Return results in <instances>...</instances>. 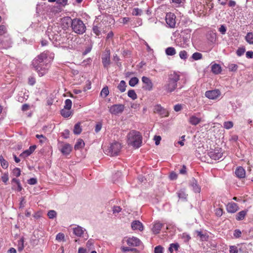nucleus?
<instances>
[{
	"label": "nucleus",
	"mask_w": 253,
	"mask_h": 253,
	"mask_svg": "<svg viewBox=\"0 0 253 253\" xmlns=\"http://www.w3.org/2000/svg\"><path fill=\"white\" fill-rule=\"evenodd\" d=\"M180 75L173 72L169 75L168 81L164 86V89L167 93H171L175 90L177 86V82L180 80Z\"/></svg>",
	"instance_id": "1"
},
{
	"label": "nucleus",
	"mask_w": 253,
	"mask_h": 253,
	"mask_svg": "<svg viewBox=\"0 0 253 253\" xmlns=\"http://www.w3.org/2000/svg\"><path fill=\"white\" fill-rule=\"evenodd\" d=\"M64 21H66L67 23L72 21L71 27L73 31L78 34H83L85 32L86 27L83 22L80 19L75 18L71 20L70 18L67 17L63 19Z\"/></svg>",
	"instance_id": "2"
},
{
	"label": "nucleus",
	"mask_w": 253,
	"mask_h": 253,
	"mask_svg": "<svg viewBox=\"0 0 253 253\" xmlns=\"http://www.w3.org/2000/svg\"><path fill=\"white\" fill-rule=\"evenodd\" d=\"M127 143L135 148L140 147L142 144V136L140 133L134 130L130 131L127 135Z\"/></svg>",
	"instance_id": "3"
},
{
	"label": "nucleus",
	"mask_w": 253,
	"mask_h": 253,
	"mask_svg": "<svg viewBox=\"0 0 253 253\" xmlns=\"http://www.w3.org/2000/svg\"><path fill=\"white\" fill-rule=\"evenodd\" d=\"M54 57V53L46 51L36 57L35 61L36 62L48 63L52 61Z\"/></svg>",
	"instance_id": "4"
},
{
	"label": "nucleus",
	"mask_w": 253,
	"mask_h": 253,
	"mask_svg": "<svg viewBox=\"0 0 253 253\" xmlns=\"http://www.w3.org/2000/svg\"><path fill=\"white\" fill-rule=\"evenodd\" d=\"M121 149V144L115 142L110 145V146L105 150L106 154L111 156L117 155Z\"/></svg>",
	"instance_id": "5"
},
{
	"label": "nucleus",
	"mask_w": 253,
	"mask_h": 253,
	"mask_svg": "<svg viewBox=\"0 0 253 253\" xmlns=\"http://www.w3.org/2000/svg\"><path fill=\"white\" fill-rule=\"evenodd\" d=\"M49 67L48 64H34V69L41 77L48 72Z\"/></svg>",
	"instance_id": "6"
},
{
	"label": "nucleus",
	"mask_w": 253,
	"mask_h": 253,
	"mask_svg": "<svg viewBox=\"0 0 253 253\" xmlns=\"http://www.w3.org/2000/svg\"><path fill=\"white\" fill-rule=\"evenodd\" d=\"M58 146L59 150L63 155H68L72 151V146L69 143L59 142Z\"/></svg>",
	"instance_id": "7"
},
{
	"label": "nucleus",
	"mask_w": 253,
	"mask_h": 253,
	"mask_svg": "<svg viewBox=\"0 0 253 253\" xmlns=\"http://www.w3.org/2000/svg\"><path fill=\"white\" fill-rule=\"evenodd\" d=\"M125 106L123 104H114L109 107V112L113 115L121 114L124 110Z\"/></svg>",
	"instance_id": "8"
},
{
	"label": "nucleus",
	"mask_w": 253,
	"mask_h": 253,
	"mask_svg": "<svg viewBox=\"0 0 253 253\" xmlns=\"http://www.w3.org/2000/svg\"><path fill=\"white\" fill-rule=\"evenodd\" d=\"M208 155L211 159L217 160L222 157L223 153L221 149H216L210 151Z\"/></svg>",
	"instance_id": "9"
},
{
	"label": "nucleus",
	"mask_w": 253,
	"mask_h": 253,
	"mask_svg": "<svg viewBox=\"0 0 253 253\" xmlns=\"http://www.w3.org/2000/svg\"><path fill=\"white\" fill-rule=\"evenodd\" d=\"M205 96L210 99H216L221 95V92L219 89L208 90L205 93Z\"/></svg>",
	"instance_id": "10"
},
{
	"label": "nucleus",
	"mask_w": 253,
	"mask_h": 253,
	"mask_svg": "<svg viewBox=\"0 0 253 253\" xmlns=\"http://www.w3.org/2000/svg\"><path fill=\"white\" fill-rule=\"evenodd\" d=\"M175 15L172 13H168L166 16V22L171 28H174L176 24Z\"/></svg>",
	"instance_id": "11"
},
{
	"label": "nucleus",
	"mask_w": 253,
	"mask_h": 253,
	"mask_svg": "<svg viewBox=\"0 0 253 253\" xmlns=\"http://www.w3.org/2000/svg\"><path fill=\"white\" fill-rule=\"evenodd\" d=\"M142 82L144 84L142 87L144 90L151 91L153 89V84L149 78L143 76L142 78Z\"/></svg>",
	"instance_id": "12"
},
{
	"label": "nucleus",
	"mask_w": 253,
	"mask_h": 253,
	"mask_svg": "<svg viewBox=\"0 0 253 253\" xmlns=\"http://www.w3.org/2000/svg\"><path fill=\"white\" fill-rule=\"evenodd\" d=\"M154 110L155 113L159 114L162 117H167L169 115L168 112L160 105L155 106Z\"/></svg>",
	"instance_id": "13"
},
{
	"label": "nucleus",
	"mask_w": 253,
	"mask_h": 253,
	"mask_svg": "<svg viewBox=\"0 0 253 253\" xmlns=\"http://www.w3.org/2000/svg\"><path fill=\"white\" fill-rule=\"evenodd\" d=\"M127 244L130 246L137 247L139 246L141 243V241L137 238L135 237H132L129 238L126 240Z\"/></svg>",
	"instance_id": "14"
},
{
	"label": "nucleus",
	"mask_w": 253,
	"mask_h": 253,
	"mask_svg": "<svg viewBox=\"0 0 253 253\" xmlns=\"http://www.w3.org/2000/svg\"><path fill=\"white\" fill-rule=\"evenodd\" d=\"M226 210L228 212L234 213L239 210V207L236 203L230 202L227 205Z\"/></svg>",
	"instance_id": "15"
},
{
	"label": "nucleus",
	"mask_w": 253,
	"mask_h": 253,
	"mask_svg": "<svg viewBox=\"0 0 253 253\" xmlns=\"http://www.w3.org/2000/svg\"><path fill=\"white\" fill-rule=\"evenodd\" d=\"M131 228L133 230H138L142 231L143 230V226L142 223L139 220H134L131 224Z\"/></svg>",
	"instance_id": "16"
},
{
	"label": "nucleus",
	"mask_w": 253,
	"mask_h": 253,
	"mask_svg": "<svg viewBox=\"0 0 253 253\" xmlns=\"http://www.w3.org/2000/svg\"><path fill=\"white\" fill-rule=\"evenodd\" d=\"M188 122L191 125L196 126L201 122V118L198 117L197 115H193L189 117Z\"/></svg>",
	"instance_id": "17"
},
{
	"label": "nucleus",
	"mask_w": 253,
	"mask_h": 253,
	"mask_svg": "<svg viewBox=\"0 0 253 253\" xmlns=\"http://www.w3.org/2000/svg\"><path fill=\"white\" fill-rule=\"evenodd\" d=\"M73 230L74 234L78 237H82L85 231V229L78 225L74 227Z\"/></svg>",
	"instance_id": "18"
},
{
	"label": "nucleus",
	"mask_w": 253,
	"mask_h": 253,
	"mask_svg": "<svg viewBox=\"0 0 253 253\" xmlns=\"http://www.w3.org/2000/svg\"><path fill=\"white\" fill-rule=\"evenodd\" d=\"M36 146L35 145L31 146L29 147V148L23 152H22L20 156L23 157L24 158L30 156L36 149Z\"/></svg>",
	"instance_id": "19"
},
{
	"label": "nucleus",
	"mask_w": 253,
	"mask_h": 253,
	"mask_svg": "<svg viewBox=\"0 0 253 253\" xmlns=\"http://www.w3.org/2000/svg\"><path fill=\"white\" fill-rule=\"evenodd\" d=\"M235 173L237 177L242 178L245 177L246 171L242 167H239L236 169Z\"/></svg>",
	"instance_id": "20"
},
{
	"label": "nucleus",
	"mask_w": 253,
	"mask_h": 253,
	"mask_svg": "<svg viewBox=\"0 0 253 253\" xmlns=\"http://www.w3.org/2000/svg\"><path fill=\"white\" fill-rule=\"evenodd\" d=\"M163 224L160 222H155L152 228V231L154 234H158L159 233L160 230H161Z\"/></svg>",
	"instance_id": "21"
},
{
	"label": "nucleus",
	"mask_w": 253,
	"mask_h": 253,
	"mask_svg": "<svg viewBox=\"0 0 253 253\" xmlns=\"http://www.w3.org/2000/svg\"><path fill=\"white\" fill-rule=\"evenodd\" d=\"M48 36H49V39L51 41H52L53 43L54 42H56L55 43V45L56 46H57L58 45L60 44V42H58V41H59V38H60L59 35H58L57 34H54V35H53L51 33H50V35H49Z\"/></svg>",
	"instance_id": "22"
},
{
	"label": "nucleus",
	"mask_w": 253,
	"mask_h": 253,
	"mask_svg": "<svg viewBox=\"0 0 253 253\" xmlns=\"http://www.w3.org/2000/svg\"><path fill=\"white\" fill-rule=\"evenodd\" d=\"M191 186L192 187L193 190L195 193H200L201 191V188L198 185L197 181L195 179H192L191 181Z\"/></svg>",
	"instance_id": "23"
},
{
	"label": "nucleus",
	"mask_w": 253,
	"mask_h": 253,
	"mask_svg": "<svg viewBox=\"0 0 253 253\" xmlns=\"http://www.w3.org/2000/svg\"><path fill=\"white\" fill-rule=\"evenodd\" d=\"M72 114L71 109L64 108L61 110V115L64 118H68Z\"/></svg>",
	"instance_id": "24"
},
{
	"label": "nucleus",
	"mask_w": 253,
	"mask_h": 253,
	"mask_svg": "<svg viewBox=\"0 0 253 253\" xmlns=\"http://www.w3.org/2000/svg\"><path fill=\"white\" fill-rule=\"evenodd\" d=\"M110 50H106L102 55V62L103 63H106L109 61L110 59Z\"/></svg>",
	"instance_id": "25"
},
{
	"label": "nucleus",
	"mask_w": 253,
	"mask_h": 253,
	"mask_svg": "<svg viewBox=\"0 0 253 253\" xmlns=\"http://www.w3.org/2000/svg\"><path fill=\"white\" fill-rule=\"evenodd\" d=\"M247 213V211L243 210L239 212L236 215V219L237 220H242L244 219Z\"/></svg>",
	"instance_id": "26"
},
{
	"label": "nucleus",
	"mask_w": 253,
	"mask_h": 253,
	"mask_svg": "<svg viewBox=\"0 0 253 253\" xmlns=\"http://www.w3.org/2000/svg\"><path fill=\"white\" fill-rule=\"evenodd\" d=\"M211 71L215 74H218L221 71V67L220 64H213L211 66Z\"/></svg>",
	"instance_id": "27"
},
{
	"label": "nucleus",
	"mask_w": 253,
	"mask_h": 253,
	"mask_svg": "<svg viewBox=\"0 0 253 253\" xmlns=\"http://www.w3.org/2000/svg\"><path fill=\"white\" fill-rule=\"evenodd\" d=\"M84 146V143L83 140L78 139L76 144L75 145L74 148L76 150H78L83 148Z\"/></svg>",
	"instance_id": "28"
},
{
	"label": "nucleus",
	"mask_w": 253,
	"mask_h": 253,
	"mask_svg": "<svg viewBox=\"0 0 253 253\" xmlns=\"http://www.w3.org/2000/svg\"><path fill=\"white\" fill-rule=\"evenodd\" d=\"M196 233L197 234V236L200 238L201 241H207L209 239V236L206 233H203L201 231H197Z\"/></svg>",
	"instance_id": "29"
},
{
	"label": "nucleus",
	"mask_w": 253,
	"mask_h": 253,
	"mask_svg": "<svg viewBox=\"0 0 253 253\" xmlns=\"http://www.w3.org/2000/svg\"><path fill=\"white\" fill-rule=\"evenodd\" d=\"M166 53L167 55L172 56L175 54L176 50L173 47H169L166 49Z\"/></svg>",
	"instance_id": "30"
},
{
	"label": "nucleus",
	"mask_w": 253,
	"mask_h": 253,
	"mask_svg": "<svg viewBox=\"0 0 253 253\" xmlns=\"http://www.w3.org/2000/svg\"><path fill=\"white\" fill-rule=\"evenodd\" d=\"M82 129L81 128L80 123L76 124L74 128L73 132L75 134H79L81 133Z\"/></svg>",
	"instance_id": "31"
},
{
	"label": "nucleus",
	"mask_w": 253,
	"mask_h": 253,
	"mask_svg": "<svg viewBox=\"0 0 253 253\" xmlns=\"http://www.w3.org/2000/svg\"><path fill=\"white\" fill-rule=\"evenodd\" d=\"M126 84L124 81H121L118 85V88L121 92H123L126 90Z\"/></svg>",
	"instance_id": "32"
},
{
	"label": "nucleus",
	"mask_w": 253,
	"mask_h": 253,
	"mask_svg": "<svg viewBox=\"0 0 253 253\" xmlns=\"http://www.w3.org/2000/svg\"><path fill=\"white\" fill-rule=\"evenodd\" d=\"M0 162L1 167L3 169H7L8 167V163L3 158L2 156H0Z\"/></svg>",
	"instance_id": "33"
},
{
	"label": "nucleus",
	"mask_w": 253,
	"mask_h": 253,
	"mask_svg": "<svg viewBox=\"0 0 253 253\" xmlns=\"http://www.w3.org/2000/svg\"><path fill=\"white\" fill-rule=\"evenodd\" d=\"M139 80L136 77H133L131 78L129 81V85L131 86H134L138 83Z\"/></svg>",
	"instance_id": "34"
},
{
	"label": "nucleus",
	"mask_w": 253,
	"mask_h": 253,
	"mask_svg": "<svg viewBox=\"0 0 253 253\" xmlns=\"http://www.w3.org/2000/svg\"><path fill=\"white\" fill-rule=\"evenodd\" d=\"M246 40L250 44H253V33H248L246 36Z\"/></svg>",
	"instance_id": "35"
},
{
	"label": "nucleus",
	"mask_w": 253,
	"mask_h": 253,
	"mask_svg": "<svg viewBox=\"0 0 253 253\" xmlns=\"http://www.w3.org/2000/svg\"><path fill=\"white\" fill-rule=\"evenodd\" d=\"M127 95L133 100L137 98V95L134 90H129L127 92Z\"/></svg>",
	"instance_id": "36"
},
{
	"label": "nucleus",
	"mask_w": 253,
	"mask_h": 253,
	"mask_svg": "<svg viewBox=\"0 0 253 253\" xmlns=\"http://www.w3.org/2000/svg\"><path fill=\"white\" fill-rule=\"evenodd\" d=\"M109 91L108 90V88L107 86H105L102 88L100 92V95L103 96L104 98H105L108 94Z\"/></svg>",
	"instance_id": "37"
},
{
	"label": "nucleus",
	"mask_w": 253,
	"mask_h": 253,
	"mask_svg": "<svg viewBox=\"0 0 253 253\" xmlns=\"http://www.w3.org/2000/svg\"><path fill=\"white\" fill-rule=\"evenodd\" d=\"M179 245L177 243L171 244L169 247V251L170 253H172L173 250L177 251L179 248Z\"/></svg>",
	"instance_id": "38"
},
{
	"label": "nucleus",
	"mask_w": 253,
	"mask_h": 253,
	"mask_svg": "<svg viewBox=\"0 0 253 253\" xmlns=\"http://www.w3.org/2000/svg\"><path fill=\"white\" fill-rule=\"evenodd\" d=\"M47 215L50 219H53L56 217L57 213L54 210H50L47 213Z\"/></svg>",
	"instance_id": "39"
},
{
	"label": "nucleus",
	"mask_w": 253,
	"mask_h": 253,
	"mask_svg": "<svg viewBox=\"0 0 253 253\" xmlns=\"http://www.w3.org/2000/svg\"><path fill=\"white\" fill-rule=\"evenodd\" d=\"M72 105V101L69 99H67L65 101V105H64V108H65L66 109H71Z\"/></svg>",
	"instance_id": "40"
},
{
	"label": "nucleus",
	"mask_w": 253,
	"mask_h": 253,
	"mask_svg": "<svg viewBox=\"0 0 253 253\" xmlns=\"http://www.w3.org/2000/svg\"><path fill=\"white\" fill-rule=\"evenodd\" d=\"M177 195L179 199H185L187 197V195L183 190H180L177 192Z\"/></svg>",
	"instance_id": "41"
},
{
	"label": "nucleus",
	"mask_w": 253,
	"mask_h": 253,
	"mask_svg": "<svg viewBox=\"0 0 253 253\" xmlns=\"http://www.w3.org/2000/svg\"><path fill=\"white\" fill-rule=\"evenodd\" d=\"M233 126V123L231 121L225 122L223 124V126L226 129H230Z\"/></svg>",
	"instance_id": "42"
},
{
	"label": "nucleus",
	"mask_w": 253,
	"mask_h": 253,
	"mask_svg": "<svg viewBox=\"0 0 253 253\" xmlns=\"http://www.w3.org/2000/svg\"><path fill=\"white\" fill-rule=\"evenodd\" d=\"M192 57L193 59L197 60L202 58V54L199 52H195L193 54Z\"/></svg>",
	"instance_id": "43"
},
{
	"label": "nucleus",
	"mask_w": 253,
	"mask_h": 253,
	"mask_svg": "<svg viewBox=\"0 0 253 253\" xmlns=\"http://www.w3.org/2000/svg\"><path fill=\"white\" fill-rule=\"evenodd\" d=\"M65 235L62 233H59L56 236V240L58 241H64Z\"/></svg>",
	"instance_id": "44"
},
{
	"label": "nucleus",
	"mask_w": 253,
	"mask_h": 253,
	"mask_svg": "<svg viewBox=\"0 0 253 253\" xmlns=\"http://www.w3.org/2000/svg\"><path fill=\"white\" fill-rule=\"evenodd\" d=\"M229 253H238V248L236 246H229Z\"/></svg>",
	"instance_id": "45"
},
{
	"label": "nucleus",
	"mask_w": 253,
	"mask_h": 253,
	"mask_svg": "<svg viewBox=\"0 0 253 253\" xmlns=\"http://www.w3.org/2000/svg\"><path fill=\"white\" fill-rule=\"evenodd\" d=\"M164 248L161 246H157L154 249V253H163Z\"/></svg>",
	"instance_id": "46"
},
{
	"label": "nucleus",
	"mask_w": 253,
	"mask_h": 253,
	"mask_svg": "<svg viewBox=\"0 0 253 253\" xmlns=\"http://www.w3.org/2000/svg\"><path fill=\"white\" fill-rule=\"evenodd\" d=\"M1 178L2 181L4 183L6 184L7 181L9 179L8 173V172H5V173H3L2 176H1Z\"/></svg>",
	"instance_id": "47"
},
{
	"label": "nucleus",
	"mask_w": 253,
	"mask_h": 253,
	"mask_svg": "<svg viewBox=\"0 0 253 253\" xmlns=\"http://www.w3.org/2000/svg\"><path fill=\"white\" fill-rule=\"evenodd\" d=\"M142 11L141 9L138 8H134L132 12V13L133 15H140L142 13Z\"/></svg>",
	"instance_id": "48"
},
{
	"label": "nucleus",
	"mask_w": 253,
	"mask_h": 253,
	"mask_svg": "<svg viewBox=\"0 0 253 253\" xmlns=\"http://www.w3.org/2000/svg\"><path fill=\"white\" fill-rule=\"evenodd\" d=\"M36 138L40 140V142L41 143H43L45 142L46 139L45 136L42 134H37L36 135Z\"/></svg>",
	"instance_id": "49"
},
{
	"label": "nucleus",
	"mask_w": 253,
	"mask_h": 253,
	"mask_svg": "<svg viewBox=\"0 0 253 253\" xmlns=\"http://www.w3.org/2000/svg\"><path fill=\"white\" fill-rule=\"evenodd\" d=\"M237 64H228V66L226 67L227 68L229 69L230 71H235L237 69Z\"/></svg>",
	"instance_id": "50"
},
{
	"label": "nucleus",
	"mask_w": 253,
	"mask_h": 253,
	"mask_svg": "<svg viewBox=\"0 0 253 253\" xmlns=\"http://www.w3.org/2000/svg\"><path fill=\"white\" fill-rule=\"evenodd\" d=\"M242 232L239 229H236L233 233L234 237L239 238L241 236Z\"/></svg>",
	"instance_id": "51"
},
{
	"label": "nucleus",
	"mask_w": 253,
	"mask_h": 253,
	"mask_svg": "<svg viewBox=\"0 0 253 253\" xmlns=\"http://www.w3.org/2000/svg\"><path fill=\"white\" fill-rule=\"evenodd\" d=\"M92 30L93 33L97 36H99L101 34V32L99 27L96 26H94L93 27Z\"/></svg>",
	"instance_id": "52"
},
{
	"label": "nucleus",
	"mask_w": 253,
	"mask_h": 253,
	"mask_svg": "<svg viewBox=\"0 0 253 253\" xmlns=\"http://www.w3.org/2000/svg\"><path fill=\"white\" fill-rule=\"evenodd\" d=\"M122 211V208L119 206H114L113 208V214L118 213Z\"/></svg>",
	"instance_id": "53"
},
{
	"label": "nucleus",
	"mask_w": 253,
	"mask_h": 253,
	"mask_svg": "<svg viewBox=\"0 0 253 253\" xmlns=\"http://www.w3.org/2000/svg\"><path fill=\"white\" fill-rule=\"evenodd\" d=\"M13 174L14 176H15L16 177L19 176L21 174V171H20V169L15 168L13 170Z\"/></svg>",
	"instance_id": "54"
},
{
	"label": "nucleus",
	"mask_w": 253,
	"mask_h": 253,
	"mask_svg": "<svg viewBox=\"0 0 253 253\" xmlns=\"http://www.w3.org/2000/svg\"><path fill=\"white\" fill-rule=\"evenodd\" d=\"M24 239L23 238H21L19 241L18 243V250L21 251H22L24 248Z\"/></svg>",
	"instance_id": "55"
},
{
	"label": "nucleus",
	"mask_w": 253,
	"mask_h": 253,
	"mask_svg": "<svg viewBox=\"0 0 253 253\" xmlns=\"http://www.w3.org/2000/svg\"><path fill=\"white\" fill-rule=\"evenodd\" d=\"M179 56L181 59H185L187 57V52L185 50L181 51L179 52Z\"/></svg>",
	"instance_id": "56"
},
{
	"label": "nucleus",
	"mask_w": 253,
	"mask_h": 253,
	"mask_svg": "<svg viewBox=\"0 0 253 253\" xmlns=\"http://www.w3.org/2000/svg\"><path fill=\"white\" fill-rule=\"evenodd\" d=\"M245 51V48L243 47L239 48L238 50H237V54L238 56H241L243 55Z\"/></svg>",
	"instance_id": "57"
},
{
	"label": "nucleus",
	"mask_w": 253,
	"mask_h": 253,
	"mask_svg": "<svg viewBox=\"0 0 253 253\" xmlns=\"http://www.w3.org/2000/svg\"><path fill=\"white\" fill-rule=\"evenodd\" d=\"M6 32V28L4 25L0 26V36L3 35Z\"/></svg>",
	"instance_id": "58"
},
{
	"label": "nucleus",
	"mask_w": 253,
	"mask_h": 253,
	"mask_svg": "<svg viewBox=\"0 0 253 253\" xmlns=\"http://www.w3.org/2000/svg\"><path fill=\"white\" fill-rule=\"evenodd\" d=\"M182 238L185 242H188L191 239L190 235L185 233L182 234Z\"/></svg>",
	"instance_id": "59"
},
{
	"label": "nucleus",
	"mask_w": 253,
	"mask_h": 253,
	"mask_svg": "<svg viewBox=\"0 0 253 253\" xmlns=\"http://www.w3.org/2000/svg\"><path fill=\"white\" fill-rule=\"evenodd\" d=\"M70 131L68 129H65L62 132V136L65 138H67L69 137Z\"/></svg>",
	"instance_id": "60"
},
{
	"label": "nucleus",
	"mask_w": 253,
	"mask_h": 253,
	"mask_svg": "<svg viewBox=\"0 0 253 253\" xmlns=\"http://www.w3.org/2000/svg\"><path fill=\"white\" fill-rule=\"evenodd\" d=\"M36 83V80L35 78L31 77L29 78L28 83L31 85H33Z\"/></svg>",
	"instance_id": "61"
},
{
	"label": "nucleus",
	"mask_w": 253,
	"mask_h": 253,
	"mask_svg": "<svg viewBox=\"0 0 253 253\" xmlns=\"http://www.w3.org/2000/svg\"><path fill=\"white\" fill-rule=\"evenodd\" d=\"M37 182V179L35 178H31L28 180V184H31V185H34V184H36Z\"/></svg>",
	"instance_id": "62"
},
{
	"label": "nucleus",
	"mask_w": 253,
	"mask_h": 253,
	"mask_svg": "<svg viewBox=\"0 0 253 253\" xmlns=\"http://www.w3.org/2000/svg\"><path fill=\"white\" fill-rule=\"evenodd\" d=\"M155 141L156 145H158L160 144V140H161V137L160 136L155 135L154 138Z\"/></svg>",
	"instance_id": "63"
},
{
	"label": "nucleus",
	"mask_w": 253,
	"mask_h": 253,
	"mask_svg": "<svg viewBox=\"0 0 253 253\" xmlns=\"http://www.w3.org/2000/svg\"><path fill=\"white\" fill-rule=\"evenodd\" d=\"M219 31L222 34H225V32L226 31V27L223 26L221 25L219 29Z\"/></svg>",
	"instance_id": "64"
}]
</instances>
